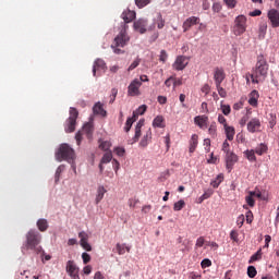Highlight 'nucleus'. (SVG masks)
<instances>
[{
	"instance_id": "f257e3e1",
	"label": "nucleus",
	"mask_w": 279,
	"mask_h": 279,
	"mask_svg": "<svg viewBox=\"0 0 279 279\" xmlns=\"http://www.w3.org/2000/svg\"><path fill=\"white\" fill-rule=\"evenodd\" d=\"M269 73V63H267V58L264 54L257 56V61L252 74L246 75V82H250V77L253 84H259Z\"/></svg>"
},
{
	"instance_id": "f03ea898",
	"label": "nucleus",
	"mask_w": 279,
	"mask_h": 279,
	"mask_svg": "<svg viewBox=\"0 0 279 279\" xmlns=\"http://www.w3.org/2000/svg\"><path fill=\"white\" fill-rule=\"evenodd\" d=\"M40 241H43L40 232L31 229L26 233V241L22 246V252H28V250H31L35 254H43V256H45V251L43 250V246H40Z\"/></svg>"
},
{
	"instance_id": "7ed1b4c3",
	"label": "nucleus",
	"mask_w": 279,
	"mask_h": 279,
	"mask_svg": "<svg viewBox=\"0 0 279 279\" xmlns=\"http://www.w3.org/2000/svg\"><path fill=\"white\" fill-rule=\"evenodd\" d=\"M128 43H130V36H128V32L125 31V26H124L120 31V33L117 35V37L113 39L111 49H113V52L117 53L118 56L121 53H125V51L122 50L121 48L125 47Z\"/></svg>"
},
{
	"instance_id": "20e7f679",
	"label": "nucleus",
	"mask_w": 279,
	"mask_h": 279,
	"mask_svg": "<svg viewBox=\"0 0 279 279\" xmlns=\"http://www.w3.org/2000/svg\"><path fill=\"white\" fill-rule=\"evenodd\" d=\"M56 158L59 160V162H62V160H66V162H73V160H75V150L68 144H62L56 154Z\"/></svg>"
},
{
	"instance_id": "39448f33",
	"label": "nucleus",
	"mask_w": 279,
	"mask_h": 279,
	"mask_svg": "<svg viewBox=\"0 0 279 279\" xmlns=\"http://www.w3.org/2000/svg\"><path fill=\"white\" fill-rule=\"evenodd\" d=\"M77 117H80V112L76 108L71 107L70 108V117L65 121L64 130L66 134H71L75 132V125H77Z\"/></svg>"
},
{
	"instance_id": "423d86ee",
	"label": "nucleus",
	"mask_w": 279,
	"mask_h": 279,
	"mask_svg": "<svg viewBox=\"0 0 279 279\" xmlns=\"http://www.w3.org/2000/svg\"><path fill=\"white\" fill-rule=\"evenodd\" d=\"M247 29V17L245 15H238L234 21L233 34L235 36H241L245 34Z\"/></svg>"
},
{
	"instance_id": "0eeeda50",
	"label": "nucleus",
	"mask_w": 279,
	"mask_h": 279,
	"mask_svg": "<svg viewBox=\"0 0 279 279\" xmlns=\"http://www.w3.org/2000/svg\"><path fill=\"white\" fill-rule=\"evenodd\" d=\"M65 271L70 278L80 279V267H77L74 260L66 262Z\"/></svg>"
},
{
	"instance_id": "6e6552de",
	"label": "nucleus",
	"mask_w": 279,
	"mask_h": 279,
	"mask_svg": "<svg viewBox=\"0 0 279 279\" xmlns=\"http://www.w3.org/2000/svg\"><path fill=\"white\" fill-rule=\"evenodd\" d=\"M141 86H143V83L138 78L133 80L128 87V95L130 97H138L141 95Z\"/></svg>"
},
{
	"instance_id": "1a4fd4ad",
	"label": "nucleus",
	"mask_w": 279,
	"mask_h": 279,
	"mask_svg": "<svg viewBox=\"0 0 279 279\" xmlns=\"http://www.w3.org/2000/svg\"><path fill=\"white\" fill-rule=\"evenodd\" d=\"M186 66H189V58L184 56H178L172 64V69H174V71H184Z\"/></svg>"
},
{
	"instance_id": "9d476101",
	"label": "nucleus",
	"mask_w": 279,
	"mask_h": 279,
	"mask_svg": "<svg viewBox=\"0 0 279 279\" xmlns=\"http://www.w3.org/2000/svg\"><path fill=\"white\" fill-rule=\"evenodd\" d=\"M267 17L270 21L271 27H279V11L276 9H270L267 13Z\"/></svg>"
},
{
	"instance_id": "9b49d317",
	"label": "nucleus",
	"mask_w": 279,
	"mask_h": 279,
	"mask_svg": "<svg viewBox=\"0 0 279 279\" xmlns=\"http://www.w3.org/2000/svg\"><path fill=\"white\" fill-rule=\"evenodd\" d=\"M239 161V157L233 151L226 155V167L228 171H231L234 168V165Z\"/></svg>"
},
{
	"instance_id": "f8f14e48",
	"label": "nucleus",
	"mask_w": 279,
	"mask_h": 279,
	"mask_svg": "<svg viewBox=\"0 0 279 279\" xmlns=\"http://www.w3.org/2000/svg\"><path fill=\"white\" fill-rule=\"evenodd\" d=\"M101 71H106V61H104L102 59H97L93 65L94 77H97V73L98 75H101Z\"/></svg>"
},
{
	"instance_id": "ddd939ff",
	"label": "nucleus",
	"mask_w": 279,
	"mask_h": 279,
	"mask_svg": "<svg viewBox=\"0 0 279 279\" xmlns=\"http://www.w3.org/2000/svg\"><path fill=\"white\" fill-rule=\"evenodd\" d=\"M247 130L251 134H255V132H260V120L258 118H253L247 123Z\"/></svg>"
},
{
	"instance_id": "4468645a",
	"label": "nucleus",
	"mask_w": 279,
	"mask_h": 279,
	"mask_svg": "<svg viewBox=\"0 0 279 279\" xmlns=\"http://www.w3.org/2000/svg\"><path fill=\"white\" fill-rule=\"evenodd\" d=\"M193 25H199V17L191 16L183 22V32L186 33Z\"/></svg>"
},
{
	"instance_id": "2eb2a0df",
	"label": "nucleus",
	"mask_w": 279,
	"mask_h": 279,
	"mask_svg": "<svg viewBox=\"0 0 279 279\" xmlns=\"http://www.w3.org/2000/svg\"><path fill=\"white\" fill-rule=\"evenodd\" d=\"M194 123H195V125L201 128V130H206V128H208V116H206V114L196 116L194 118Z\"/></svg>"
},
{
	"instance_id": "dca6fc26",
	"label": "nucleus",
	"mask_w": 279,
	"mask_h": 279,
	"mask_svg": "<svg viewBox=\"0 0 279 279\" xmlns=\"http://www.w3.org/2000/svg\"><path fill=\"white\" fill-rule=\"evenodd\" d=\"M133 27L135 32H140L141 34H145L147 32V20L140 19L134 22Z\"/></svg>"
},
{
	"instance_id": "f3484780",
	"label": "nucleus",
	"mask_w": 279,
	"mask_h": 279,
	"mask_svg": "<svg viewBox=\"0 0 279 279\" xmlns=\"http://www.w3.org/2000/svg\"><path fill=\"white\" fill-rule=\"evenodd\" d=\"M78 238L81 239V246L86 250V252H92L93 246L88 244V233L87 232H80Z\"/></svg>"
},
{
	"instance_id": "a211bd4d",
	"label": "nucleus",
	"mask_w": 279,
	"mask_h": 279,
	"mask_svg": "<svg viewBox=\"0 0 279 279\" xmlns=\"http://www.w3.org/2000/svg\"><path fill=\"white\" fill-rule=\"evenodd\" d=\"M214 80H215L216 86L221 84L226 80V72H223V69L216 68L214 70Z\"/></svg>"
},
{
	"instance_id": "6ab92c4d",
	"label": "nucleus",
	"mask_w": 279,
	"mask_h": 279,
	"mask_svg": "<svg viewBox=\"0 0 279 279\" xmlns=\"http://www.w3.org/2000/svg\"><path fill=\"white\" fill-rule=\"evenodd\" d=\"M121 19L124 21L125 24L132 23V21L136 19V12L130 9H126L125 11L122 12Z\"/></svg>"
},
{
	"instance_id": "aec40b11",
	"label": "nucleus",
	"mask_w": 279,
	"mask_h": 279,
	"mask_svg": "<svg viewBox=\"0 0 279 279\" xmlns=\"http://www.w3.org/2000/svg\"><path fill=\"white\" fill-rule=\"evenodd\" d=\"M258 97H260V95L258 94V90L253 89L248 95L250 106H252L253 108H256V106H258Z\"/></svg>"
},
{
	"instance_id": "412c9836",
	"label": "nucleus",
	"mask_w": 279,
	"mask_h": 279,
	"mask_svg": "<svg viewBox=\"0 0 279 279\" xmlns=\"http://www.w3.org/2000/svg\"><path fill=\"white\" fill-rule=\"evenodd\" d=\"M145 125V120H140L135 126V135L133 137V142L131 145H134V143H138V140L141 138V130Z\"/></svg>"
},
{
	"instance_id": "4be33fe9",
	"label": "nucleus",
	"mask_w": 279,
	"mask_h": 279,
	"mask_svg": "<svg viewBox=\"0 0 279 279\" xmlns=\"http://www.w3.org/2000/svg\"><path fill=\"white\" fill-rule=\"evenodd\" d=\"M149 143H151V129H148L145 133V135L143 136V138L140 142V147H147V145H149Z\"/></svg>"
},
{
	"instance_id": "5701e85b",
	"label": "nucleus",
	"mask_w": 279,
	"mask_h": 279,
	"mask_svg": "<svg viewBox=\"0 0 279 279\" xmlns=\"http://www.w3.org/2000/svg\"><path fill=\"white\" fill-rule=\"evenodd\" d=\"M37 228L39 232H47V230L49 229V222L47 221V219L40 218L39 220H37Z\"/></svg>"
},
{
	"instance_id": "b1692460",
	"label": "nucleus",
	"mask_w": 279,
	"mask_h": 279,
	"mask_svg": "<svg viewBox=\"0 0 279 279\" xmlns=\"http://www.w3.org/2000/svg\"><path fill=\"white\" fill-rule=\"evenodd\" d=\"M225 133L227 136V141H234V134H236L234 126H230V125L225 126Z\"/></svg>"
},
{
	"instance_id": "393cba45",
	"label": "nucleus",
	"mask_w": 279,
	"mask_h": 279,
	"mask_svg": "<svg viewBox=\"0 0 279 279\" xmlns=\"http://www.w3.org/2000/svg\"><path fill=\"white\" fill-rule=\"evenodd\" d=\"M94 114H99L100 117H106L107 112L104 109V105L101 102H97L93 108Z\"/></svg>"
},
{
	"instance_id": "a878e982",
	"label": "nucleus",
	"mask_w": 279,
	"mask_h": 279,
	"mask_svg": "<svg viewBox=\"0 0 279 279\" xmlns=\"http://www.w3.org/2000/svg\"><path fill=\"white\" fill-rule=\"evenodd\" d=\"M199 136L197 134H193L190 140V154H193L195 149H197V143H198Z\"/></svg>"
},
{
	"instance_id": "bb28decb",
	"label": "nucleus",
	"mask_w": 279,
	"mask_h": 279,
	"mask_svg": "<svg viewBox=\"0 0 279 279\" xmlns=\"http://www.w3.org/2000/svg\"><path fill=\"white\" fill-rule=\"evenodd\" d=\"M106 193H108L106 187H104V185H99L97 189L96 204H99V202H101V199H104V195H106Z\"/></svg>"
},
{
	"instance_id": "cd10ccee",
	"label": "nucleus",
	"mask_w": 279,
	"mask_h": 279,
	"mask_svg": "<svg viewBox=\"0 0 279 279\" xmlns=\"http://www.w3.org/2000/svg\"><path fill=\"white\" fill-rule=\"evenodd\" d=\"M154 24L157 25L158 29H162V27H165V19H162L161 13H157L156 17L154 19Z\"/></svg>"
},
{
	"instance_id": "c85d7f7f",
	"label": "nucleus",
	"mask_w": 279,
	"mask_h": 279,
	"mask_svg": "<svg viewBox=\"0 0 279 279\" xmlns=\"http://www.w3.org/2000/svg\"><path fill=\"white\" fill-rule=\"evenodd\" d=\"M134 121H136V112H133L132 118H128L124 126V132H130V130H132V125L134 124Z\"/></svg>"
},
{
	"instance_id": "c756f323",
	"label": "nucleus",
	"mask_w": 279,
	"mask_h": 279,
	"mask_svg": "<svg viewBox=\"0 0 279 279\" xmlns=\"http://www.w3.org/2000/svg\"><path fill=\"white\" fill-rule=\"evenodd\" d=\"M165 118L157 116L153 121V128H165Z\"/></svg>"
},
{
	"instance_id": "7c9ffc66",
	"label": "nucleus",
	"mask_w": 279,
	"mask_h": 279,
	"mask_svg": "<svg viewBox=\"0 0 279 279\" xmlns=\"http://www.w3.org/2000/svg\"><path fill=\"white\" fill-rule=\"evenodd\" d=\"M93 124L90 123H86L84 126H83V132L84 134H86L87 138H93Z\"/></svg>"
},
{
	"instance_id": "2f4dec72",
	"label": "nucleus",
	"mask_w": 279,
	"mask_h": 279,
	"mask_svg": "<svg viewBox=\"0 0 279 279\" xmlns=\"http://www.w3.org/2000/svg\"><path fill=\"white\" fill-rule=\"evenodd\" d=\"M244 156L250 160V162H256V153L254 149L245 150Z\"/></svg>"
},
{
	"instance_id": "473e14b6",
	"label": "nucleus",
	"mask_w": 279,
	"mask_h": 279,
	"mask_svg": "<svg viewBox=\"0 0 279 279\" xmlns=\"http://www.w3.org/2000/svg\"><path fill=\"white\" fill-rule=\"evenodd\" d=\"M221 182H223V174H218L216 179L210 182V186H213V189H219Z\"/></svg>"
},
{
	"instance_id": "72a5a7b5",
	"label": "nucleus",
	"mask_w": 279,
	"mask_h": 279,
	"mask_svg": "<svg viewBox=\"0 0 279 279\" xmlns=\"http://www.w3.org/2000/svg\"><path fill=\"white\" fill-rule=\"evenodd\" d=\"M208 134L211 136V138L217 137V122H211V124L208 128Z\"/></svg>"
},
{
	"instance_id": "f704fd0d",
	"label": "nucleus",
	"mask_w": 279,
	"mask_h": 279,
	"mask_svg": "<svg viewBox=\"0 0 279 279\" xmlns=\"http://www.w3.org/2000/svg\"><path fill=\"white\" fill-rule=\"evenodd\" d=\"M267 145L262 143L255 148V154H257V156H263V154H267Z\"/></svg>"
},
{
	"instance_id": "c9c22d12",
	"label": "nucleus",
	"mask_w": 279,
	"mask_h": 279,
	"mask_svg": "<svg viewBox=\"0 0 279 279\" xmlns=\"http://www.w3.org/2000/svg\"><path fill=\"white\" fill-rule=\"evenodd\" d=\"M220 110L225 117H228L230 112H232V108L230 105H223V102L220 104Z\"/></svg>"
},
{
	"instance_id": "e433bc0d",
	"label": "nucleus",
	"mask_w": 279,
	"mask_h": 279,
	"mask_svg": "<svg viewBox=\"0 0 279 279\" xmlns=\"http://www.w3.org/2000/svg\"><path fill=\"white\" fill-rule=\"evenodd\" d=\"M111 161H112V153L111 151L106 153L100 160L101 165H108V162H111Z\"/></svg>"
},
{
	"instance_id": "4c0bfd02",
	"label": "nucleus",
	"mask_w": 279,
	"mask_h": 279,
	"mask_svg": "<svg viewBox=\"0 0 279 279\" xmlns=\"http://www.w3.org/2000/svg\"><path fill=\"white\" fill-rule=\"evenodd\" d=\"M185 206H186V203L184 202V199H180L179 202L174 203L173 210L178 213L182 210V208H184Z\"/></svg>"
},
{
	"instance_id": "58836bf2",
	"label": "nucleus",
	"mask_w": 279,
	"mask_h": 279,
	"mask_svg": "<svg viewBox=\"0 0 279 279\" xmlns=\"http://www.w3.org/2000/svg\"><path fill=\"white\" fill-rule=\"evenodd\" d=\"M112 147V143H110V141H102L99 144V149H101L102 151H108V149H110Z\"/></svg>"
},
{
	"instance_id": "ea45409f",
	"label": "nucleus",
	"mask_w": 279,
	"mask_h": 279,
	"mask_svg": "<svg viewBox=\"0 0 279 279\" xmlns=\"http://www.w3.org/2000/svg\"><path fill=\"white\" fill-rule=\"evenodd\" d=\"M135 112V119H138V114L143 116L145 112H147V105H142L138 107V109Z\"/></svg>"
},
{
	"instance_id": "a19ab883",
	"label": "nucleus",
	"mask_w": 279,
	"mask_h": 279,
	"mask_svg": "<svg viewBox=\"0 0 279 279\" xmlns=\"http://www.w3.org/2000/svg\"><path fill=\"white\" fill-rule=\"evenodd\" d=\"M151 3V0H135V5L137 8L143 9Z\"/></svg>"
},
{
	"instance_id": "79ce46f5",
	"label": "nucleus",
	"mask_w": 279,
	"mask_h": 279,
	"mask_svg": "<svg viewBox=\"0 0 279 279\" xmlns=\"http://www.w3.org/2000/svg\"><path fill=\"white\" fill-rule=\"evenodd\" d=\"M216 88L218 90V95L226 99L228 97V92L223 87H221V84L216 85Z\"/></svg>"
},
{
	"instance_id": "37998d69",
	"label": "nucleus",
	"mask_w": 279,
	"mask_h": 279,
	"mask_svg": "<svg viewBox=\"0 0 279 279\" xmlns=\"http://www.w3.org/2000/svg\"><path fill=\"white\" fill-rule=\"evenodd\" d=\"M64 171V166H59L56 170L54 174V182H60V175H62V172Z\"/></svg>"
},
{
	"instance_id": "c03bdc74",
	"label": "nucleus",
	"mask_w": 279,
	"mask_h": 279,
	"mask_svg": "<svg viewBox=\"0 0 279 279\" xmlns=\"http://www.w3.org/2000/svg\"><path fill=\"white\" fill-rule=\"evenodd\" d=\"M263 256V251L258 250L254 255L251 256L250 263H254L255 260H260Z\"/></svg>"
},
{
	"instance_id": "a18cd8bd",
	"label": "nucleus",
	"mask_w": 279,
	"mask_h": 279,
	"mask_svg": "<svg viewBox=\"0 0 279 279\" xmlns=\"http://www.w3.org/2000/svg\"><path fill=\"white\" fill-rule=\"evenodd\" d=\"M223 2L226 3L227 8L229 10H234V8H236V0H223Z\"/></svg>"
},
{
	"instance_id": "49530a36",
	"label": "nucleus",
	"mask_w": 279,
	"mask_h": 279,
	"mask_svg": "<svg viewBox=\"0 0 279 279\" xmlns=\"http://www.w3.org/2000/svg\"><path fill=\"white\" fill-rule=\"evenodd\" d=\"M256 274H257L256 267L248 266V268H247V276H248V278H256Z\"/></svg>"
},
{
	"instance_id": "de8ad7c7",
	"label": "nucleus",
	"mask_w": 279,
	"mask_h": 279,
	"mask_svg": "<svg viewBox=\"0 0 279 279\" xmlns=\"http://www.w3.org/2000/svg\"><path fill=\"white\" fill-rule=\"evenodd\" d=\"M218 123H220V125H223V128L228 126V120L221 113L218 114Z\"/></svg>"
},
{
	"instance_id": "09e8293b",
	"label": "nucleus",
	"mask_w": 279,
	"mask_h": 279,
	"mask_svg": "<svg viewBox=\"0 0 279 279\" xmlns=\"http://www.w3.org/2000/svg\"><path fill=\"white\" fill-rule=\"evenodd\" d=\"M206 243V240L204 239V236H199L197 240H196V243H195V250H197V247H204V244Z\"/></svg>"
},
{
	"instance_id": "8fccbe9b",
	"label": "nucleus",
	"mask_w": 279,
	"mask_h": 279,
	"mask_svg": "<svg viewBox=\"0 0 279 279\" xmlns=\"http://www.w3.org/2000/svg\"><path fill=\"white\" fill-rule=\"evenodd\" d=\"M116 250L120 256L125 254V244H117Z\"/></svg>"
},
{
	"instance_id": "3c124183",
	"label": "nucleus",
	"mask_w": 279,
	"mask_h": 279,
	"mask_svg": "<svg viewBox=\"0 0 279 279\" xmlns=\"http://www.w3.org/2000/svg\"><path fill=\"white\" fill-rule=\"evenodd\" d=\"M138 64H141V59L140 58L135 59L131 63V65L129 66L128 71H134V69H136V66H138Z\"/></svg>"
},
{
	"instance_id": "603ef678",
	"label": "nucleus",
	"mask_w": 279,
	"mask_h": 279,
	"mask_svg": "<svg viewBox=\"0 0 279 279\" xmlns=\"http://www.w3.org/2000/svg\"><path fill=\"white\" fill-rule=\"evenodd\" d=\"M211 265H213V262L208 258L203 259L201 263V267L203 269H206V267H211Z\"/></svg>"
},
{
	"instance_id": "864d4df0",
	"label": "nucleus",
	"mask_w": 279,
	"mask_h": 279,
	"mask_svg": "<svg viewBox=\"0 0 279 279\" xmlns=\"http://www.w3.org/2000/svg\"><path fill=\"white\" fill-rule=\"evenodd\" d=\"M222 151H225V154H230V143H228V140H226L223 143H222Z\"/></svg>"
},
{
	"instance_id": "5fc2aeb1",
	"label": "nucleus",
	"mask_w": 279,
	"mask_h": 279,
	"mask_svg": "<svg viewBox=\"0 0 279 279\" xmlns=\"http://www.w3.org/2000/svg\"><path fill=\"white\" fill-rule=\"evenodd\" d=\"M243 223H245V216L240 215L236 219V226H239V228H243Z\"/></svg>"
},
{
	"instance_id": "6e6d98bb",
	"label": "nucleus",
	"mask_w": 279,
	"mask_h": 279,
	"mask_svg": "<svg viewBox=\"0 0 279 279\" xmlns=\"http://www.w3.org/2000/svg\"><path fill=\"white\" fill-rule=\"evenodd\" d=\"M114 153L117 154V156L123 157V156H125V148H123V147H116L114 148Z\"/></svg>"
},
{
	"instance_id": "4d7b16f0",
	"label": "nucleus",
	"mask_w": 279,
	"mask_h": 279,
	"mask_svg": "<svg viewBox=\"0 0 279 279\" xmlns=\"http://www.w3.org/2000/svg\"><path fill=\"white\" fill-rule=\"evenodd\" d=\"M245 202H246V204H248V206L251 208H254V205L256 204V201H254V197H252V196H246Z\"/></svg>"
},
{
	"instance_id": "13d9d810",
	"label": "nucleus",
	"mask_w": 279,
	"mask_h": 279,
	"mask_svg": "<svg viewBox=\"0 0 279 279\" xmlns=\"http://www.w3.org/2000/svg\"><path fill=\"white\" fill-rule=\"evenodd\" d=\"M167 58H169V54H167L166 50L160 51L159 60L160 62H167Z\"/></svg>"
},
{
	"instance_id": "bf43d9fd",
	"label": "nucleus",
	"mask_w": 279,
	"mask_h": 279,
	"mask_svg": "<svg viewBox=\"0 0 279 279\" xmlns=\"http://www.w3.org/2000/svg\"><path fill=\"white\" fill-rule=\"evenodd\" d=\"M82 258H83L84 265H88V263H90V255L88 253H83Z\"/></svg>"
},
{
	"instance_id": "052dcab7",
	"label": "nucleus",
	"mask_w": 279,
	"mask_h": 279,
	"mask_svg": "<svg viewBox=\"0 0 279 279\" xmlns=\"http://www.w3.org/2000/svg\"><path fill=\"white\" fill-rule=\"evenodd\" d=\"M221 3H219V2H215L214 4H213V12H217V13H219V12H221Z\"/></svg>"
},
{
	"instance_id": "680f3d73",
	"label": "nucleus",
	"mask_w": 279,
	"mask_h": 279,
	"mask_svg": "<svg viewBox=\"0 0 279 279\" xmlns=\"http://www.w3.org/2000/svg\"><path fill=\"white\" fill-rule=\"evenodd\" d=\"M112 165H113V171H116V173H119V169L121 167V165L119 163V160L113 159Z\"/></svg>"
},
{
	"instance_id": "e2e57ef3",
	"label": "nucleus",
	"mask_w": 279,
	"mask_h": 279,
	"mask_svg": "<svg viewBox=\"0 0 279 279\" xmlns=\"http://www.w3.org/2000/svg\"><path fill=\"white\" fill-rule=\"evenodd\" d=\"M230 239H231V241H235V242L239 241V233L236 231L232 230L230 232Z\"/></svg>"
},
{
	"instance_id": "0e129e2a",
	"label": "nucleus",
	"mask_w": 279,
	"mask_h": 279,
	"mask_svg": "<svg viewBox=\"0 0 279 279\" xmlns=\"http://www.w3.org/2000/svg\"><path fill=\"white\" fill-rule=\"evenodd\" d=\"M202 93H204L205 95H208V93H210V85L205 84L203 85V87L201 88Z\"/></svg>"
},
{
	"instance_id": "69168bd1",
	"label": "nucleus",
	"mask_w": 279,
	"mask_h": 279,
	"mask_svg": "<svg viewBox=\"0 0 279 279\" xmlns=\"http://www.w3.org/2000/svg\"><path fill=\"white\" fill-rule=\"evenodd\" d=\"M254 215L252 214V210H248L246 213V223H252Z\"/></svg>"
},
{
	"instance_id": "338daca9",
	"label": "nucleus",
	"mask_w": 279,
	"mask_h": 279,
	"mask_svg": "<svg viewBox=\"0 0 279 279\" xmlns=\"http://www.w3.org/2000/svg\"><path fill=\"white\" fill-rule=\"evenodd\" d=\"M213 193H214L213 190H207L204 192L203 197L205 199H208V198L213 197Z\"/></svg>"
},
{
	"instance_id": "774afa93",
	"label": "nucleus",
	"mask_w": 279,
	"mask_h": 279,
	"mask_svg": "<svg viewBox=\"0 0 279 279\" xmlns=\"http://www.w3.org/2000/svg\"><path fill=\"white\" fill-rule=\"evenodd\" d=\"M94 279H106V277H104V274H101V271H97L94 275Z\"/></svg>"
}]
</instances>
